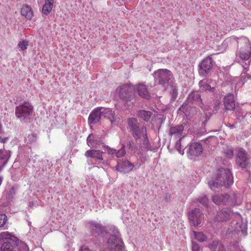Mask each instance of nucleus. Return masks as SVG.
I'll return each instance as SVG.
<instances>
[{
    "label": "nucleus",
    "mask_w": 251,
    "mask_h": 251,
    "mask_svg": "<svg viewBox=\"0 0 251 251\" xmlns=\"http://www.w3.org/2000/svg\"><path fill=\"white\" fill-rule=\"evenodd\" d=\"M180 141L181 139H178V140L176 142L175 148L180 154L183 155L184 154V151L183 150H181V145Z\"/></svg>",
    "instance_id": "37"
},
{
    "label": "nucleus",
    "mask_w": 251,
    "mask_h": 251,
    "mask_svg": "<svg viewBox=\"0 0 251 251\" xmlns=\"http://www.w3.org/2000/svg\"><path fill=\"white\" fill-rule=\"evenodd\" d=\"M106 149L107 151V152L108 154L111 155L112 156H114V155H116V150L111 149L108 146H107L106 147Z\"/></svg>",
    "instance_id": "39"
},
{
    "label": "nucleus",
    "mask_w": 251,
    "mask_h": 251,
    "mask_svg": "<svg viewBox=\"0 0 251 251\" xmlns=\"http://www.w3.org/2000/svg\"><path fill=\"white\" fill-rule=\"evenodd\" d=\"M101 110L102 112V115L109 119L112 124L115 121V117L114 112L110 108H106L101 107Z\"/></svg>",
    "instance_id": "21"
},
{
    "label": "nucleus",
    "mask_w": 251,
    "mask_h": 251,
    "mask_svg": "<svg viewBox=\"0 0 251 251\" xmlns=\"http://www.w3.org/2000/svg\"><path fill=\"white\" fill-rule=\"evenodd\" d=\"M128 127L136 140H137L139 138L144 137L146 133V128L143 126H140L135 118L129 119Z\"/></svg>",
    "instance_id": "5"
},
{
    "label": "nucleus",
    "mask_w": 251,
    "mask_h": 251,
    "mask_svg": "<svg viewBox=\"0 0 251 251\" xmlns=\"http://www.w3.org/2000/svg\"><path fill=\"white\" fill-rule=\"evenodd\" d=\"M123 243L121 239L116 236H110L105 251H123Z\"/></svg>",
    "instance_id": "7"
},
{
    "label": "nucleus",
    "mask_w": 251,
    "mask_h": 251,
    "mask_svg": "<svg viewBox=\"0 0 251 251\" xmlns=\"http://www.w3.org/2000/svg\"><path fill=\"white\" fill-rule=\"evenodd\" d=\"M132 88L128 85L119 86L116 90L120 98L123 100L128 101L131 96Z\"/></svg>",
    "instance_id": "10"
},
{
    "label": "nucleus",
    "mask_w": 251,
    "mask_h": 251,
    "mask_svg": "<svg viewBox=\"0 0 251 251\" xmlns=\"http://www.w3.org/2000/svg\"><path fill=\"white\" fill-rule=\"evenodd\" d=\"M224 104L226 110H233L235 108V103L233 94H228L224 98Z\"/></svg>",
    "instance_id": "15"
},
{
    "label": "nucleus",
    "mask_w": 251,
    "mask_h": 251,
    "mask_svg": "<svg viewBox=\"0 0 251 251\" xmlns=\"http://www.w3.org/2000/svg\"><path fill=\"white\" fill-rule=\"evenodd\" d=\"M232 214L231 210L229 209H223L218 212L215 218L217 222H224L228 220Z\"/></svg>",
    "instance_id": "17"
},
{
    "label": "nucleus",
    "mask_w": 251,
    "mask_h": 251,
    "mask_svg": "<svg viewBox=\"0 0 251 251\" xmlns=\"http://www.w3.org/2000/svg\"><path fill=\"white\" fill-rule=\"evenodd\" d=\"M103 163L104 164H105V165H107V162H103Z\"/></svg>",
    "instance_id": "50"
},
{
    "label": "nucleus",
    "mask_w": 251,
    "mask_h": 251,
    "mask_svg": "<svg viewBox=\"0 0 251 251\" xmlns=\"http://www.w3.org/2000/svg\"><path fill=\"white\" fill-rule=\"evenodd\" d=\"M250 65V61H249L248 62V63H245V65H243V67L244 70H246L248 68V67H249Z\"/></svg>",
    "instance_id": "46"
},
{
    "label": "nucleus",
    "mask_w": 251,
    "mask_h": 251,
    "mask_svg": "<svg viewBox=\"0 0 251 251\" xmlns=\"http://www.w3.org/2000/svg\"><path fill=\"white\" fill-rule=\"evenodd\" d=\"M230 40L238 45L236 56L242 60H248L251 56V44L249 40L245 37H233Z\"/></svg>",
    "instance_id": "2"
},
{
    "label": "nucleus",
    "mask_w": 251,
    "mask_h": 251,
    "mask_svg": "<svg viewBox=\"0 0 251 251\" xmlns=\"http://www.w3.org/2000/svg\"><path fill=\"white\" fill-rule=\"evenodd\" d=\"M2 177L0 176V185H1L2 182Z\"/></svg>",
    "instance_id": "49"
},
{
    "label": "nucleus",
    "mask_w": 251,
    "mask_h": 251,
    "mask_svg": "<svg viewBox=\"0 0 251 251\" xmlns=\"http://www.w3.org/2000/svg\"><path fill=\"white\" fill-rule=\"evenodd\" d=\"M155 81L158 84L166 88L168 86L169 81L173 76L172 72L167 69H159L153 73Z\"/></svg>",
    "instance_id": "4"
},
{
    "label": "nucleus",
    "mask_w": 251,
    "mask_h": 251,
    "mask_svg": "<svg viewBox=\"0 0 251 251\" xmlns=\"http://www.w3.org/2000/svg\"><path fill=\"white\" fill-rule=\"evenodd\" d=\"M101 107L94 109L90 113L88 122L90 124H96L99 122L102 115V112Z\"/></svg>",
    "instance_id": "13"
},
{
    "label": "nucleus",
    "mask_w": 251,
    "mask_h": 251,
    "mask_svg": "<svg viewBox=\"0 0 251 251\" xmlns=\"http://www.w3.org/2000/svg\"><path fill=\"white\" fill-rule=\"evenodd\" d=\"M197 201L205 207L208 206L209 202V200L208 199V197L205 195H202L201 196H200L197 199Z\"/></svg>",
    "instance_id": "30"
},
{
    "label": "nucleus",
    "mask_w": 251,
    "mask_h": 251,
    "mask_svg": "<svg viewBox=\"0 0 251 251\" xmlns=\"http://www.w3.org/2000/svg\"><path fill=\"white\" fill-rule=\"evenodd\" d=\"M1 142H4L3 139H2V140H1Z\"/></svg>",
    "instance_id": "51"
},
{
    "label": "nucleus",
    "mask_w": 251,
    "mask_h": 251,
    "mask_svg": "<svg viewBox=\"0 0 251 251\" xmlns=\"http://www.w3.org/2000/svg\"><path fill=\"white\" fill-rule=\"evenodd\" d=\"M233 183V176L229 169L221 168L218 170L215 178L208 182L210 189L215 190L222 186L227 187Z\"/></svg>",
    "instance_id": "1"
},
{
    "label": "nucleus",
    "mask_w": 251,
    "mask_h": 251,
    "mask_svg": "<svg viewBox=\"0 0 251 251\" xmlns=\"http://www.w3.org/2000/svg\"><path fill=\"white\" fill-rule=\"evenodd\" d=\"M28 46V42L25 40L20 41L18 45V47L20 49V51L26 50Z\"/></svg>",
    "instance_id": "33"
},
{
    "label": "nucleus",
    "mask_w": 251,
    "mask_h": 251,
    "mask_svg": "<svg viewBox=\"0 0 251 251\" xmlns=\"http://www.w3.org/2000/svg\"><path fill=\"white\" fill-rule=\"evenodd\" d=\"M134 165L128 161L119 162L116 167V170L123 173H128L133 168Z\"/></svg>",
    "instance_id": "14"
},
{
    "label": "nucleus",
    "mask_w": 251,
    "mask_h": 251,
    "mask_svg": "<svg viewBox=\"0 0 251 251\" xmlns=\"http://www.w3.org/2000/svg\"><path fill=\"white\" fill-rule=\"evenodd\" d=\"M7 221V217L4 214H0V227L3 226Z\"/></svg>",
    "instance_id": "38"
},
{
    "label": "nucleus",
    "mask_w": 251,
    "mask_h": 251,
    "mask_svg": "<svg viewBox=\"0 0 251 251\" xmlns=\"http://www.w3.org/2000/svg\"><path fill=\"white\" fill-rule=\"evenodd\" d=\"M136 141H139V142H140V144H141L140 141H143L142 147L144 148L145 149L150 150L151 149V147L149 143V141L147 137V132L145 133L144 137H142L141 138H139L138 139V140Z\"/></svg>",
    "instance_id": "25"
},
{
    "label": "nucleus",
    "mask_w": 251,
    "mask_h": 251,
    "mask_svg": "<svg viewBox=\"0 0 251 251\" xmlns=\"http://www.w3.org/2000/svg\"><path fill=\"white\" fill-rule=\"evenodd\" d=\"M188 100L189 101H195L199 104L200 106L202 108V100L201 98V96L198 92H192L191 93L188 97Z\"/></svg>",
    "instance_id": "23"
},
{
    "label": "nucleus",
    "mask_w": 251,
    "mask_h": 251,
    "mask_svg": "<svg viewBox=\"0 0 251 251\" xmlns=\"http://www.w3.org/2000/svg\"><path fill=\"white\" fill-rule=\"evenodd\" d=\"M224 152L228 158H231L233 155V151L231 147H227L224 150Z\"/></svg>",
    "instance_id": "35"
},
{
    "label": "nucleus",
    "mask_w": 251,
    "mask_h": 251,
    "mask_svg": "<svg viewBox=\"0 0 251 251\" xmlns=\"http://www.w3.org/2000/svg\"><path fill=\"white\" fill-rule=\"evenodd\" d=\"M193 234L195 238L199 242H202L207 240V237L204 235L202 232L193 231Z\"/></svg>",
    "instance_id": "29"
},
{
    "label": "nucleus",
    "mask_w": 251,
    "mask_h": 251,
    "mask_svg": "<svg viewBox=\"0 0 251 251\" xmlns=\"http://www.w3.org/2000/svg\"><path fill=\"white\" fill-rule=\"evenodd\" d=\"M228 126L229 127H230L231 128H234L235 127L234 125H231V124H229Z\"/></svg>",
    "instance_id": "48"
},
{
    "label": "nucleus",
    "mask_w": 251,
    "mask_h": 251,
    "mask_svg": "<svg viewBox=\"0 0 251 251\" xmlns=\"http://www.w3.org/2000/svg\"><path fill=\"white\" fill-rule=\"evenodd\" d=\"M1 251H14V248L17 241H11V240H2Z\"/></svg>",
    "instance_id": "19"
},
{
    "label": "nucleus",
    "mask_w": 251,
    "mask_h": 251,
    "mask_svg": "<svg viewBox=\"0 0 251 251\" xmlns=\"http://www.w3.org/2000/svg\"><path fill=\"white\" fill-rule=\"evenodd\" d=\"M53 0H45V3L42 9L43 12L45 14H48L51 11L53 7Z\"/></svg>",
    "instance_id": "24"
},
{
    "label": "nucleus",
    "mask_w": 251,
    "mask_h": 251,
    "mask_svg": "<svg viewBox=\"0 0 251 251\" xmlns=\"http://www.w3.org/2000/svg\"><path fill=\"white\" fill-rule=\"evenodd\" d=\"M212 65V58L210 56L207 57L199 65V74L201 75H205L209 72Z\"/></svg>",
    "instance_id": "11"
},
{
    "label": "nucleus",
    "mask_w": 251,
    "mask_h": 251,
    "mask_svg": "<svg viewBox=\"0 0 251 251\" xmlns=\"http://www.w3.org/2000/svg\"><path fill=\"white\" fill-rule=\"evenodd\" d=\"M21 15L25 17L27 19H31L33 16V11L31 7L28 5L23 6L21 10Z\"/></svg>",
    "instance_id": "22"
},
{
    "label": "nucleus",
    "mask_w": 251,
    "mask_h": 251,
    "mask_svg": "<svg viewBox=\"0 0 251 251\" xmlns=\"http://www.w3.org/2000/svg\"><path fill=\"white\" fill-rule=\"evenodd\" d=\"M16 245L19 247L18 251H29L27 245L22 241L18 240Z\"/></svg>",
    "instance_id": "31"
},
{
    "label": "nucleus",
    "mask_w": 251,
    "mask_h": 251,
    "mask_svg": "<svg viewBox=\"0 0 251 251\" xmlns=\"http://www.w3.org/2000/svg\"><path fill=\"white\" fill-rule=\"evenodd\" d=\"M129 150H133L134 148L133 143L132 141H129L127 145Z\"/></svg>",
    "instance_id": "44"
},
{
    "label": "nucleus",
    "mask_w": 251,
    "mask_h": 251,
    "mask_svg": "<svg viewBox=\"0 0 251 251\" xmlns=\"http://www.w3.org/2000/svg\"><path fill=\"white\" fill-rule=\"evenodd\" d=\"M190 110L192 111V115H194L197 113V110L195 107H190L185 105V106L183 104L179 108V110L182 111L184 113H185V115H187V113L188 110Z\"/></svg>",
    "instance_id": "32"
},
{
    "label": "nucleus",
    "mask_w": 251,
    "mask_h": 251,
    "mask_svg": "<svg viewBox=\"0 0 251 251\" xmlns=\"http://www.w3.org/2000/svg\"><path fill=\"white\" fill-rule=\"evenodd\" d=\"M135 89L139 95L145 99H149L150 98L149 91L147 87L144 83H139L136 86Z\"/></svg>",
    "instance_id": "18"
},
{
    "label": "nucleus",
    "mask_w": 251,
    "mask_h": 251,
    "mask_svg": "<svg viewBox=\"0 0 251 251\" xmlns=\"http://www.w3.org/2000/svg\"><path fill=\"white\" fill-rule=\"evenodd\" d=\"M33 106L29 102H24L16 107V117L22 122L29 120L33 112Z\"/></svg>",
    "instance_id": "3"
},
{
    "label": "nucleus",
    "mask_w": 251,
    "mask_h": 251,
    "mask_svg": "<svg viewBox=\"0 0 251 251\" xmlns=\"http://www.w3.org/2000/svg\"><path fill=\"white\" fill-rule=\"evenodd\" d=\"M103 152L100 150H88L85 153V155L88 157L96 158L99 160H103Z\"/></svg>",
    "instance_id": "20"
},
{
    "label": "nucleus",
    "mask_w": 251,
    "mask_h": 251,
    "mask_svg": "<svg viewBox=\"0 0 251 251\" xmlns=\"http://www.w3.org/2000/svg\"><path fill=\"white\" fill-rule=\"evenodd\" d=\"M166 199L167 201H170L171 200V196L169 195L168 196H166Z\"/></svg>",
    "instance_id": "47"
},
{
    "label": "nucleus",
    "mask_w": 251,
    "mask_h": 251,
    "mask_svg": "<svg viewBox=\"0 0 251 251\" xmlns=\"http://www.w3.org/2000/svg\"><path fill=\"white\" fill-rule=\"evenodd\" d=\"M213 201L217 205L221 204H234L235 201L232 198H231L226 194H218L214 195L212 197Z\"/></svg>",
    "instance_id": "8"
},
{
    "label": "nucleus",
    "mask_w": 251,
    "mask_h": 251,
    "mask_svg": "<svg viewBox=\"0 0 251 251\" xmlns=\"http://www.w3.org/2000/svg\"><path fill=\"white\" fill-rule=\"evenodd\" d=\"M125 154H126V151H125V146H123V147H122V148L120 150H119L118 151L116 150V155H115L118 158L123 157Z\"/></svg>",
    "instance_id": "36"
},
{
    "label": "nucleus",
    "mask_w": 251,
    "mask_h": 251,
    "mask_svg": "<svg viewBox=\"0 0 251 251\" xmlns=\"http://www.w3.org/2000/svg\"><path fill=\"white\" fill-rule=\"evenodd\" d=\"M87 143L88 144L89 146H93V144H92V136L91 135H89L87 139Z\"/></svg>",
    "instance_id": "43"
},
{
    "label": "nucleus",
    "mask_w": 251,
    "mask_h": 251,
    "mask_svg": "<svg viewBox=\"0 0 251 251\" xmlns=\"http://www.w3.org/2000/svg\"><path fill=\"white\" fill-rule=\"evenodd\" d=\"M203 215L199 208L192 210L188 215L189 220L192 225L197 226L200 225L203 218Z\"/></svg>",
    "instance_id": "9"
},
{
    "label": "nucleus",
    "mask_w": 251,
    "mask_h": 251,
    "mask_svg": "<svg viewBox=\"0 0 251 251\" xmlns=\"http://www.w3.org/2000/svg\"><path fill=\"white\" fill-rule=\"evenodd\" d=\"M218 251H225L224 247L221 244L218 245Z\"/></svg>",
    "instance_id": "45"
},
{
    "label": "nucleus",
    "mask_w": 251,
    "mask_h": 251,
    "mask_svg": "<svg viewBox=\"0 0 251 251\" xmlns=\"http://www.w3.org/2000/svg\"><path fill=\"white\" fill-rule=\"evenodd\" d=\"M0 242L2 240H11V241H17L19 240L14 236L11 235L8 232H3L0 233Z\"/></svg>",
    "instance_id": "26"
},
{
    "label": "nucleus",
    "mask_w": 251,
    "mask_h": 251,
    "mask_svg": "<svg viewBox=\"0 0 251 251\" xmlns=\"http://www.w3.org/2000/svg\"><path fill=\"white\" fill-rule=\"evenodd\" d=\"M199 85L200 87V89L202 91H206L209 90L211 92H213L214 91V87H211V86L206 83V82L204 80H201L199 82Z\"/></svg>",
    "instance_id": "27"
},
{
    "label": "nucleus",
    "mask_w": 251,
    "mask_h": 251,
    "mask_svg": "<svg viewBox=\"0 0 251 251\" xmlns=\"http://www.w3.org/2000/svg\"><path fill=\"white\" fill-rule=\"evenodd\" d=\"M151 113L150 111L145 110H141L139 111L138 115L139 117L143 119L146 121H148L151 116Z\"/></svg>",
    "instance_id": "28"
},
{
    "label": "nucleus",
    "mask_w": 251,
    "mask_h": 251,
    "mask_svg": "<svg viewBox=\"0 0 251 251\" xmlns=\"http://www.w3.org/2000/svg\"><path fill=\"white\" fill-rule=\"evenodd\" d=\"M192 250L193 251H199L200 247L199 245L194 242H192Z\"/></svg>",
    "instance_id": "41"
},
{
    "label": "nucleus",
    "mask_w": 251,
    "mask_h": 251,
    "mask_svg": "<svg viewBox=\"0 0 251 251\" xmlns=\"http://www.w3.org/2000/svg\"><path fill=\"white\" fill-rule=\"evenodd\" d=\"M91 227L92 229L95 230L96 232H102L104 230V228L102 226L98 223H93L91 224Z\"/></svg>",
    "instance_id": "34"
},
{
    "label": "nucleus",
    "mask_w": 251,
    "mask_h": 251,
    "mask_svg": "<svg viewBox=\"0 0 251 251\" xmlns=\"http://www.w3.org/2000/svg\"><path fill=\"white\" fill-rule=\"evenodd\" d=\"M240 114H242V115H241V116H242V119H244L245 118V117H246V115H247V114L246 113V114H245L244 115L243 112H242V113H241V112H239L237 114V116H238V118L239 119H240V120H241V117H240V116H241L240 115Z\"/></svg>",
    "instance_id": "42"
},
{
    "label": "nucleus",
    "mask_w": 251,
    "mask_h": 251,
    "mask_svg": "<svg viewBox=\"0 0 251 251\" xmlns=\"http://www.w3.org/2000/svg\"><path fill=\"white\" fill-rule=\"evenodd\" d=\"M251 77L250 75L249 74H247L245 71H243L241 75V80L245 82L246 78L250 79Z\"/></svg>",
    "instance_id": "40"
},
{
    "label": "nucleus",
    "mask_w": 251,
    "mask_h": 251,
    "mask_svg": "<svg viewBox=\"0 0 251 251\" xmlns=\"http://www.w3.org/2000/svg\"><path fill=\"white\" fill-rule=\"evenodd\" d=\"M251 156L245 150L238 148L236 150V163L242 168H246L250 166Z\"/></svg>",
    "instance_id": "6"
},
{
    "label": "nucleus",
    "mask_w": 251,
    "mask_h": 251,
    "mask_svg": "<svg viewBox=\"0 0 251 251\" xmlns=\"http://www.w3.org/2000/svg\"><path fill=\"white\" fill-rule=\"evenodd\" d=\"M183 130V125L172 126L170 129L169 134L172 138L181 139Z\"/></svg>",
    "instance_id": "16"
},
{
    "label": "nucleus",
    "mask_w": 251,
    "mask_h": 251,
    "mask_svg": "<svg viewBox=\"0 0 251 251\" xmlns=\"http://www.w3.org/2000/svg\"><path fill=\"white\" fill-rule=\"evenodd\" d=\"M203 149L201 144L198 143H193L189 146L187 152L190 158L192 159L194 156L200 155Z\"/></svg>",
    "instance_id": "12"
}]
</instances>
